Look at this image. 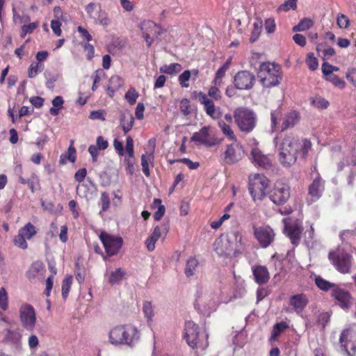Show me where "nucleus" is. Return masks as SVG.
<instances>
[{
  "label": "nucleus",
  "instance_id": "obj_1",
  "mask_svg": "<svg viewBox=\"0 0 356 356\" xmlns=\"http://www.w3.org/2000/svg\"><path fill=\"white\" fill-rule=\"evenodd\" d=\"M311 147L312 143L309 140L300 141L294 134H286L278 147V159L283 166L290 167L296 162L298 154L305 158Z\"/></svg>",
  "mask_w": 356,
  "mask_h": 356
},
{
  "label": "nucleus",
  "instance_id": "obj_2",
  "mask_svg": "<svg viewBox=\"0 0 356 356\" xmlns=\"http://www.w3.org/2000/svg\"><path fill=\"white\" fill-rule=\"evenodd\" d=\"M219 302V295L217 291L201 286L197 291L194 307L202 315L209 316L216 310Z\"/></svg>",
  "mask_w": 356,
  "mask_h": 356
},
{
  "label": "nucleus",
  "instance_id": "obj_3",
  "mask_svg": "<svg viewBox=\"0 0 356 356\" xmlns=\"http://www.w3.org/2000/svg\"><path fill=\"white\" fill-rule=\"evenodd\" d=\"M108 337L112 344H125L132 347L138 342L140 334L136 327L127 325L113 327L109 332Z\"/></svg>",
  "mask_w": 356,
  "mask_h": 356
},
{
  "label": "nucleus",
  "instance_id": "obj_4",
  "mask_svg": "<svg viewBox=\"0 0 356 356\" xmlns=\"http://www.w3.org/2000/svg\"><path fill=\"white\" fill-rule=\"evenodd\" d=\"M221 86L213 84L209 88L208 95L211 99L203 92H199L197 96L200 104L204 105L206 113L213 119H218L222 116L220 108L216 107L213 103V100L219 101L222 98V93L219 89Z\"/></svg>",
  "mask_w": 356,
  "mask_h": 356
},
{
  "label": "nucleus",
  "instance_id": "obj_5",
  "mask_svg": "<svg viewBox=\"0 0 356 356\" xmlns=\"http://www.w3.org/2000/svg\"><path fill=\"white\" fill-rule=\"evenodd\" d=\"M242 243V235L238 231L231 232L225 240L218 238L214 242V250L219 256L229 257Z\"/></svg>",
  "mask_w": 356,
  "mask_h": 356
},
{
  "label": "nucleus",
  "instance_id": "obj_6",
  "mask_svg": "<svg viewBox=\"0 0 356 356\" xmlns=\"http://www.w3.org/2000/svg\"><path fill=\"white\" fill-rule=\"evenodd\" d=\"M280 70V66L274 63H261L257 74L261 84L266 88L277 86L282 78Z\"/></svg>",
  "mask_w": 356,
  "mask_h": 356
},
{
  "label": "nucleus",
  "instance_id": "obj_7",
  "mask_svg": "<svg viewBox=\"0 0 356 356\" xmlns=\"http://www.w3.org/2000/svg\"><path fill=\"white\" fill-rule=\"evenodd\" d=\"M234 118L239 129L243 132L250 133L256 126V114L250 109L236 108L234 112Z\"/></svg>",
  "mask_w": 356,
  "mask_h": 356
},
{
  "label": "nucleus",
  "instance_id": "obj_8",
  "mask_svg": "<svg viewBox=\"0 0 356 356\" xmlns=\"http://www.w3.org/2000/svg\"><path fill=\"white\" fill-rule=\"evenodd\" d=\"M269 180L263 175L254 174L249 177V191L254 201L261 200L266 195Z\"/></svg>",
  "mask_w": 356,
  "mask_h": 356
},
{
  "label": "nucleus",
  "instance_id": "obj_9",
  "mask_svg": "<svg viewBox=\"0 0 356 356\" xmlns=\"http://www.w3.org/2000/svg\"><path fill=\"white\" fill-rule=\"evenodd\" d=\"M329 259L341 273H349L351 268V256L343 250L330 252Z\"/></svg>",
  "mask_w": 356,
  "mask_h": 356
},
{
  "label": "nucleus",
  "instance_id": "obj_10",
  "mask_svg": "<svg viewBox=\"0 0 356 356\" xmlns=\"http://www.w3.org/2000/svg\"><path fill=\"white\" fill-rule=\"evenodd\" d=\"M139 28L143 33V37L148 47H149L154 40H156L164 31L163 29L150 20L140 22Z\"/></svg>",
  "mask_w": 356,
  "mask_h": 356
},
{
  "label": "nucleus",
  "instance_id": "obj_11",
  "mask_svg": "<svg viewBox=\"0 0 356 356\" xmlns=\"http://www.w3.org/2000/svg\"><path fill=\"white\" fill-rule=\"evenodd\" d=\"M99 238L108 256L116 254L121 248L123 243L122 237L113 236L104 232L100 234Z\"/></svg>",
  "mask_w": 356,
  "mask_h": 356
},
{
  "label": "nucleus",
  "instance_id": "obj_12",
  "mask_svg": "<svg viewBox=\"0 0 356 356\" xmlns=\"http://www.w3.org/2000/svg\"><path fill=\"white\" fill-rule=\"evenodd\" d=\"M19 319L23 327L28 331H33L36 323V314L33 307L24 304L19 308Z\"/></svg>",
  "mask_w": 356,
  "mask_h": 356
},
{
  "label": "nucleus",
  "instance_id": "obj_13",
  "mask_svg": "<svg viewBox=\"0 0 356 356\" xmlns=\"http://www.w3.org/2000/svg\"><path fill=\"white\" fill-rule=\"evenodd\" d=\"M339 341L348 356H355L356 354V327L355 330H344L340 336Z\"/></svg>",
  "mask_w": 356,
  "mask_h": 356
},
{
  "label": "nucleus",
  "instance_id": "obj_14",
  "mask_svg": "<svg viewBox=\"0 0 356 356\" xmlns=\"http://www.w3.org/2000/svg\"><path fill=\"white\" fill-rule=\"evenodd\" d=\"M290 197V187L288 184L277 181L270 193V199L277 205L284 204Z\"/></svg>",
  "mask_w": 356,
  "mask_h": 356
},
{
  "label": "nucleus",
  "instance_id": "obj_15",
  "mask_svg": "<svg viewBox=\"0 0 356 356\" xmlns=\"http://www.w3.org/2000/svg\"><path fill=\"white\" fill-rule=\"evenodd\" d=\"M245 154L242 145L235 141L227 146L224 152V161L227 164H234L242 159Z\"/></svg>",
  "mask_w": 356,
  "mask_h": 356
},
{
  "label": "nucleus",
  "instance_id": "obj_16",
  "mask_svg": "<svg viewBox=\"0 0 356 356\" xmlns=\"http://www.w3.org/2000/svg\"><path fill=\"white\" fill-rule=\"evenodd\" d=\"M331 296L337 301V304L344 310L350 309L353 305V298L349 291L341 288L339 285L332 291Z\"/></svg>",
  "mask_w": 356,
  "mask_h": 356
},
{
  "label": "nucleus",
  "instance_id": "obj_17",
  "mask_svg": "<svg viewBox=\"0 0 356 356\" xmlns=\"http://www.w3.org/2000/svg\"><path fill=\"white\" fill-rule=\"evenodd\" d=\"M255 81L254 75L249 71L238 72L234 76V86L238 90H249L252 88Z\"/></svg>",
  "mask_w": 356,
  "mask_h": 356
},
{
  "label": "nucleus",
  "instance_id": "obj_18",
  "mask_svg": "<svg viewBox=\"0 0 356 356\" xmlns=\"http://www.w3.org/2000/svg\"><path fill=\"white\" fill-rule=\"evenodd\" d=\"M184 337L187 343L192 348L201 347L200 344L198 325L193 321H187L185 323Z\"/></svg>",
  "mask_w": 356,
  "mask_h": 356
},
{
  "label": "nucleus",
  "instance_id": "obj_19",
  "mask_svg": "<svg viewBox=\"0 0 356 356\" xmlns=\"http://www.w3.org/2000/svg\"><path fill=\"white\" fill-rule=\"evenodd\" d=\"M254 234L263 248H267L274 239L273 230L268 226L254 227Z\"/></svg>",
  "mask_w": 356,
  "mask_h": 356
},
{
  "label": "nucleus",
  "instance_id": "obj_20",
  "mask_svg": "<svg viewBox=\"0 0 356 356\" xmlns=\"http://www.w3.org/2000/svg\"><path fill=\"white\" fill-rule=\"evenodd\" d=\"M45 267L42 262L36 261L31 265L26 272V277L31 282L42 281L44 278Z\"/></svg>",
  "mask_w": 356,
  "mask_h": 356
},
{
  "label": "nucleus",
  "instance_id": "obj_21",
  "mask_svg": "<svg viewBox=\"0 0 356 356\" xmlns=\"http://www.w3.org/2000/svg\"><path fill=\"white\" fill-rule=\"evenodd\" d=\"M252 163L264 169L271 167V160L268 156L264 154L259 149L253 148L251 151Z\"/></svg>",
  "mask_w": 356,
  "mask_h": 356
},
{
  "label": "nucleus",
  "instance_id": "obj_22",
  "mask_svg": "<svg viewBox=\"0 0 356 356\" xmlns=\"http://www.w3.org/2000/svg\"><path fill=\"white\" fill-rule=\"evenodd\" d=\"M324 191V181L320 177L315 179L309 186V195L312 202L318 200Z\"/></svg>",
  "mask_w": 356,
  "mask_h": 356
},
{
  "label": "nucleus",
  "instance_id": "obj_23",
  "mask_svg": "<svg viewBox=\"0 0 356 356\" xmlns=\"http://www.w3.org/2000/svg\"><path fill=\"white\" fill-rule=\"evenodd\" d=\"M284 230L293 245H298L300 241V234L302 232V227L298 223L285 224Z\"/></svg>",
  "mask_w": 356,
  "mask_h": 356
},
{
  "label": "nucleus",
  "instance_id": "obj_24",
  "mask_svg": "<svg viewBox=\"0 0 356 356\" xmlns=\"http://www.w3.org/2000/svg\"><path fill=\"white\" fill-rule=\"evenodd\" d=\"M191 141L197 142L199 144H204L209 147L216 144V143L210 138L209 127H203L199 131L194 133L191 137Z\"/></svg>",
  "mask_w": 356,
  "mask_h": 356
},
{
  "label": "nucleus",
  "instance_id": "obj_25",
  "mask_svg": "<svg viewBox=\"0 0 356 356\" xmlns=\"http://www.w3.org/2000/svg\"><path fill=\"white\" fill-rule=\"evenodd\" d=\"M290 305L293 309L297 313L300 314L306 307L308 303V298L303 293L293 295L289 300Z\"/></svg>",
  "mask_w": 356,
  "mask_h": 356
},
{
  "label": "nucleus",
  "instance_id": "obj_26",
  "mask_svg": "<svg viewBox=\"0 0 356 356\" xmlns=\"http://www.w3.org/2000/svg\"><path fill=\"white\" fill-rule=\"evenodd\" d=\"M255 282L261 285L267 283L270 278L268 270L266 266H257L252 268Z\"/></svg>",
  "mask_w": 356,
  "mask_h": 356
},
{
  "label": "nucleus",
  "instance_id": "obj_27",
  "mask_svg": "<svg viewBox=\"0 0 356 356\" xmlns=\"http://www.w3.org/2000/svg\"><path fill=\"white\" fill-rule=\"evenodd\" d=\"M300 115L296 111L288 113L284 118L282 124V131L293 127L299 121Z\"/></svg>",
  "mask_w": 356,
  "mask_h": 356
},
{
  "label": "nucleus",
  "instance_id": "obj_28",
  "mask_svg": "<svg viewBox=\"0 0 356 356\" xmlns=\"http://www.w3.org/2000/svg\"><path fill=\"white\" fill-rule=\"evenodd\" d=\"M21 339L22 335L19 332L15 330H8L6 334L4 341L6 343H9L13 345L17 350H19L22 346Z\"/></svg>",
  "mask_w": 356,
  "mask_h": 356
},
{
  "label": "nucleus",
  "instance_id": "obj_29",
  "mask_svg": "<svg viewBox=\"0 0 356 356\" xmlns=\"http://www.w3.org/2000/svg\"><path fill=\"white\" fill-rule=\"evenodd\" d=\"M120 121L124 132L127 134L131 129L134 123V118L131 113H122Z\"/></svg>",
  "mask_w": 356,
  "mask_h": 356
},
{
  "label": "nucleus",
  "instance_id": "obj_30",
  "mask_svg": "<svg viewBox=\"0 0 356 356\" xmlns=\"http://www.w3.org/2000/svg\"><path fill=\"white\" fill-rule=\"evenodd\" d=\"M161 236V228L156 226L150 237L146 240V246L149 251H152L155 248V243Z\"/></svg>",
  "mask_w": 356,
  "mask_h": 356
},
{
  "label": "nucleus",
  "instance_id": "obj_31",
  "mask_svg": "<svg viewBox=\"0 0 356 356\" xmlns=\"http://www.w3.org/2000/svg\"><path fill=\"white\" fill-rule=\"evenodd\" d=\"M314 282L317 287L324 291H327L329 290H334V288L337 286L334 283H332L325 279H323L320 275H315Z\"/></svg>",
  "mask_w": 356,
  "mask_h": 356
},
{
  "label": "nucleus",
  "instance_id": "obj_32",
  "mask_svg": "<svg viewBox=\"0 0 356 356\" xmlns=\"http://www.w3.org/2000/svg\"><path fill=\"white\" fill-rule=\"evenodd\" d=\"M199 266V262L195 257H190L186 264L184 270L185 275L187 277L193 276Z\"/></svg>",
  "mask_w": 356,
  "mask_h": 356
},
{
  "label": "nucleus",
  "instance_id": "obj_33",
  "mask_svg": "<svg viewBox=\"0 0 356 356\" xmlns=\"http://www.w3.org/2000/svg\"><path fill=\"white\" fill-rule=\"evenodd\" d=\"M263 27V22L261 19H257L253 23V29L251 31L250 42H255L259 38Z\"/></svg>",
  "mask_w": 356,
  "mask_h": 356
},
{
  "label": "nucleus",
  "instance_id": "obj_34",
  "mask_svg": "<svg viewBox=\"0 0 356 356\" xmlns=\"http://www.w3.org/2000/svg\"><path fill=\"white\" fill-rule=\"evenodd\" d=\"M288 324L284 321H281L280 323H276L273 328L271 337L270 339V341H277L280 334L284 332L286 328H288Z\"/></svg>",
  "mask_w": 356,
  "mask_h": 356
},
{
  "label": "nucleus",
  "instance_id": "obj_35",
  "mask_svg": "<svg viewBox=\"0 0 356 356\" xmlns=\"http://www.w3.org/2000/svg\"><path fill=\"white\" fill-rule=\"evenodd\" d=\"M181 65L179 63H171L170 65H162L159 70L162 73L168 74H174L179 72L181 70Z\"/></svg>",
  "mask_w": 356,
  "mask_h": 356
},
{
  "label": "nucleus",
  "instance_id": "obj_36",
  "mask_svg": "<svg viewBox=\"0 0 356 356\" xmlns=\"http://www.w3.org/2000/svg\"><path fill=\"white\" fill-rule=\"evenodd\" d=\"M124 274V271L121 268L115 269L111 273L108 282L112 285L119 284L123 279Z\"/></svg>",
  "mask_w": 356,
  "mask_h": 356
},
{
  "label": "nucleus",
  "instance_id": "obj_37",
  "mask_svg": "<svg viewBox=\"0 0 356 356\" xmlns=\"http://www.w3.org/2000/svg\"><path fill=\"white\" fill-rule=\"evenodd\" d=\"M310 100L311 104L318 109H325L330 105L329 102L321 96L312 97Z\"/></svg>",
  "mask_w": 356,
  "mask_h": 356
},
{
  "label": "nucleus",
  "instance_id": "obj_38",
  "mask_svg": "<svg viewBox=\"0 0 356 356\" xmlns=\"http://www.w3.org/2000/svg\"><path fill=\"white\" fill-rule=\"evenodd\" d=\"M102 8L100 5L94 3H90L86 6V11L88 13L90 18L94 20L95 18L97 17V15L100 13Z\"/></svg>",
  "mask_w": 356,
  "mask_h": 356
},
{
  "label": "nucleus",
  "instance_id": "obj_39",
  "mask_svg": "<svg viewBox=\"0 0 356 356\" xmlns=\"http://www.w3.org/2000/svg\"><path fill=\"white\" fill-rule=\"evenodd\" d=\"M98 204L101 207L99 215H102V212L106 211L109 209L111 205V200L109 195L106 192H103L101 193L100 200Z\"/></svg>",
  "mask_w": 356,
  "mask_h": 356
},
{
  "label": "nucleus",
  "instance_id": "obj_40",
  "mask_svg": "<svg viewBox=\"0 0 356 356\" xmlns=\"http://www.w3.org/2000/svg\"><path fill=\"white\" fill-rule=\"evenodd\" d=\"M313 26V22L309 18H304L300 22L293 26V31L294 32L304 31Z\"/></svg>",
  "mask_w": 356,
  "mask_h": 356
},
{
  "label": "nucleus",
  "instance_id": "obj_41",
  "mask_svg": "<svg viewBox=\"0 0 356 356\" xmlns=\"http://www.w3.org/2000/svg\"><path fill=\"white\" fill-rule=\"evenodd\" d=\"M44 76L46 79V86L49 89H53L55 86V82L58 80V75L50 71L46 70L44 72Z\"/></svg>",
  "mask_w": 356,
  "mask_h": 356
},
{
  "label": "nucleus",
  "instance_id": "obj_42",
  "mask_svg": "<svg viewBox=\"0 0 356 356\" xmlns=\"http://www.w3.org/2000/svg\"><path fill=\"white\" fill-rule=\"evenodd\" d=\"M218 126L221 129L222 133L230 140L234 141L236 140V136L229 125L227 124L223 120H220L218 121Z\"/></svg>",
  "mask_w": 356,
  "mask_h": 356
},
{
  "label": "nucleus",
  "instance_id": "obj_43",
  "mask_svg": "<svg viewBox=\"0 0 356 356\" xmlns=\"http://www.w3.org/2000/svg\"><path fill=\"white\" fill-rule=\"evenodd\" d=\"M19 232H20L28 240L31 239L36 234L35 227L30 222L21 228L19 230Z\"/></svg>",
  "mask_w": 356,
  "mask_h": 356
},
{
  "label": "nucleus",
  "instance_id": "obj_44",
  "mask_svg": "<svg viewBox=\"0 0 356 356\" xmlns=\"http://www.w3.org/2000/svg\"><path fill=\"white\" fill-rule=\"evenodd\" d=\"M138 97L139 93L136 91V90L134 88H131L126 92L124 97L126 100L129 103V104L133 105L136 102Z\"/></svg>",
  "mask_w": 356,
  "mask_h": 356
},
{
  "label": "nucleus",
  "instance_id": "obj_45",
  "mask_svg": "<svg viewBox=\"0 0 356 356\" xmlns=\"http://www.w3.org/2000/svg\"><path fill=\"white\" fill-rule=\"evenodd\" d=\"M72 283V277L68 276L65 277L62 282V296L65 299L69 293Z\"/></svg>",
  "mask_w": 356,
  "mask_h": 356
},
{
  "label": "nucleus",
  "instance_id": "obj_46",
  "mask_svg": "<svg viewBox=\"0 0 356 356\" xmlns=\"http://www.w3.org/2000/svg\"><path fill=\"white\" fill-rule=\"evenodd\" d=\"M154 204H159L157 211L154 213V218L156 220H160L165 214V208L164 205L161 204V200L160 199H155Z\"/></svg>",
  "mask_w": 356,
  "mask_h": 356
},
{
  "label": "nucleus",
  "instance_id": "obj_47",
  "mask_svg": "<svg viewBox=\"0 0 356 356\" xmlns=\"http://www.w3.org/2000/svg\"><path fill=\"white\" fill-rule=\"evenodd\" d=\"M326 80L331 82L334 86L339 88H343L346 86L345 81L334 74L326 77Z\"/></svg>",
  "mask_w": 356,
  "mask_h": 356
},
{
  "label": "nucleus",
  "instance_id": "obj_48",
  "mask_svg": "<svg viewBox=\"0 0 356 356\" xmlns=\"http://www.w3.org/2000/svg\"><path fill=\"white\" fill-rule=\"evenodd\" d=\"M143 311L145 314V316L147 318V320L151 321L154 315V313L152 305L150 302H144L143 305Z\"/></svg>",
  "mask_w": 356,
  "mask_h": 356
},
{
  "label": "nucleus",
  "instance_id": "obj_49",
  "mask_svg": "<svg viewBox=\"0 0 356 356\" xmlns=\"http://www.w3.org/2000/svg\"><path fill=\"white\" fill-rule=\"evenodd\" d=\"M306 63L309 70L314 71L318 68V62L313 53H309L306 58Z\"/></svg>",
  "mask_w": 356,
  "mask_h": 356
},
{
  "label": "nucleus",
  "instance_id": "obj_50",
  "mask_svg": "<svg viewBox=\"0 0 356 356\" xmlns=\"http://www.w3.org/2000/svg\"><path fill=\"white\" fill-rule=\"evenodd\" d=\"M43 67L44 65L41 63H32L29 68V77H35L38 72H41L43 70Z\"/></svg>",
  "mask_w": 356,
  "mask_h": 356
},
{
  "label": "nucleus",
  "instance_id": "obj_51",
  "mask_svg": "<svg viewBox=\"0 0 356 356\" xmlns=\"http://www.w3.org/2000/svg\"><path fill=\"white\" fill-rule=\"evenodd\" d=\"M321 45L319 44L316 47L317 51L322 52V58L323 60H328L335 54V50L332 47L321 49Z\"/></svg>",
  "mask_w": 356,
  "mask_h": 356
},
{
  "label": "nucleus",
  "instance_id": "obj_52",
  "mask_svg": "<svg viewBox=\"0 0 356 356\" xmlns=\"http://www.w3.org/2000/svg\"><path fill=\"white\" fill-rule=\"evenodd\" d=\"M26 240V238L20 232H18V234L14 238V243L16 246L24 250L28 247Z\"/></svg>",
  "mask_w": 356,
  "mask_h": 356
},
{
  "label": "nucleus",
  "instance_id": "obj_53",
  "mask_svg": "<svg viewBox=\"0 0 356 356\" xmlns=\"http://www.w3.org/2000/svg\"><path fill=\"white\" fill-rule=\"evenodd\" d=\"M94 21L95 23L103 26H108L110 24V19H108L107 14L102 10H101L97 17L94 19Z\"/></svg>",
  "mask_w": 356,
  "mask_h": 356
},
{
  "label": "nucleus",
  "instance_id": "obj_54",
  "mask_svg": "<svg viewBox=\"0 0 356 356\" xmlns=\"http://www.w3.org/2000/svg\"><path fill=\"white\" fill-rule=\"evenodd\" d=\"M191 76V72L190 70H185L179 76V82L181 87L188 88V83L186 82L190 79Z\"/></svg>",
  "mask_w": 356,
  "mask_h": 356
},
{
  "label": "nucleus",
  "instance_id": "obj_55",
  "mask_svg": "<svg viewBox=\"0 0 356 356\" xmlns=\"http://www.w3.org/2000/svg\"><path fill=\"white\" fill-rule=\"evenodd\" d=\"M122 83L123 82L122 79L118 75L111 76L108 81V86L113 89L117 90L122 86Z\"/></svg>",
  "mask_w": 356,
  "mask_h": 356
},
{
  "label": "nucleus",
  "instance_id": "obj_56",
  "mask_svg": "<svg viewBox=\"0 0 356 356\" xmlns=\"http://www.w3.org/2000/svg\"><path fill=\"white\" fill-rule=\"evenodd\" d=\"M124 163L126 164V172L129 175H133L135 171L134 168V157H129L124 159Z\"/></svg>",
  "mask_w": 356,
  "mask_h": 356
},
{
  "label": "nucleus",
  "instance_id": "obj_57",
  "mask_svg": "<svg viewBox=\"0 0 356 356\" xmlns=\"http://www.w3.org/2000/svg\"><path fill=\"white\" fill-rule=\"evenodd\" d=\"M0 307L4 311L8 308V295L3 287L0 290Z\"/></svg>",
  "mask_w": 356,
  "mask_h": 356
},
{
  "label": "nucleus",
  "instance_id": "obj_58",
  "mask_svg": "<svg viewBox=\"0 0 356 356\" xmlns=\"http://www.w3.org/2000/svg\"><path fill=\"white\" fill-rule=\"evenodd\" d=\"M38 26V24L35 22L30 23L28 25H24L22 27L21 37L24 38L26 34L31 33Z\"/></svg>",
  "mask_w": 356,
  "mask_h": 356
},
{
  "label": "nucleus",
  "instance_id": "obj_59",
  "mask_svg": "<svg viewBox=\"0 0 356 356\" xmlns=\"http://www.w3.org/2000/svg\"><path fill=\"white\" fill-rule=\"evenodd\" d=\"M149 159L145 154H143L141 156V165L143 168V172L145 175L146 177H149L150 175V171L149 168Z\"/></svg>",
  "mask_w": 356,
  "mask_h": 356
},
{
  "label": "nucleus",
  "instance_id": "obj_60",
  "mask_svg": "<svg viewBox=\"0 0 356 356\" xmlns=\"http://www.w3.org/2000/svg\"><path fill=\"white\" fill-rule=\"evenodd\" d=\"M337 24L341 29H346L349 24V19L345 15L339 14L337 18Z\"/></svg>",
  "mask_w": 356,
  "mask_h": 356
},
{
  "label": "nucleus",
  "instance_id": "obj_61",
  "mask_svg": "<svg viewBox=\"0 0 356 356\" xmlns=\"http://www.w3.org/2000/svg\"><path fill=\"white\" fill-rule=\"evenodd\" d=\"M190 101L188 99H182L180 102V110L184 115H188L190 113Z\"/></svg>",
  "mask_w": 356,
  "mask_h": 356
},
{
  "label": "nucleus",
  "instance_id": "obj_62",
  "mask_svg": "<svg viewBox=\"0 0 356 356\" xmlns=\"http://www.w3.org/2000/svg\"><path fill=\"white\" fill-rule=\"evenodd\" d=\"M226 70L220 67L216 73L215 79L213 81V84L215 85H222V78L225 74Z\"/></svg>",
  "mask_w": 356,
  "mask_h": 356
},
{
  "label": "nucleus",
  "instance_id": "obj_63",
  "mask_svg": "<svg viewBox=\"0 0 356 356\" xmlns=\"http://www.w3.org/2000/svg\"><path fill=\"white\" fill-rule=\"evenodd\" d=\"M61 23L58 19H53L51 22V28L53 32L57 35L60 36L61 35L62 31L60 29Z\"/></svg>",
  "mask_w": 356,
  "mask_h": 356
},
{
  "label": "nucleus",
  "instance_id": "obj_64",
  "mask_svg": "<svg viewBox=\"0 0 356 356\" xmlns=\"http://www.w3.org/2000/svg\"><path fill=\"white\" fill-rule=\"evenodd\" d=\"M346 79L356 87V68L348 70L346 73Z\"/></svg>",
  "mask_w": 356,
  "mask_h": 356
}]
</instances>
